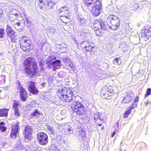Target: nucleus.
Instances as JSON below:
<instances>
[{"mask_svg":"<svg viewBox=\"0 0 151 151\" xmlns=\"http://www.w3.org/2000/svg\"><path fill=\"white\" fill-rule=\"evenodd\" d=\"M32 58L27 57L24 60L23 64L25 73L31 79L33 78L38 72L37 62H32Z\"/></svg>","mask_w":151,"mask_h":151,"instance_id":"nucleus-1","label":"nucleus"},{"mask_svg":"<svg viewBox=\"0 0 151 151\" xmlns=\"http://www.w3.org/2000/svg\"><path fill=\"white\" fill-rule=\"evenodd\" d=\"M57 95L60 100L63 102L70 103L76 100L74 93L69 88L64 87L58 90Z\"/></svg>","mask_w":151,"mask_h":151,"instance_id":"nucleus-2","label":"nucleus"},{"mask_svg":"<svg viewBox=\"0 0 151 151\" xmlns=\"http://www.w3.org/2000/svg\"><path fill=\"white\" fill-rule=\"evenodd\" d=\"M96 35L101 37L103 35V30H106L108 28V25L101 19L95 20L92 26Z\"/></svg>","mask_w":151,"mask_h":151,"instance_id":"nucleus-3","label":"nucleus"},{"mask_svg":"<svg viewBox=\"0 0 151 151\" xmlns=\"http://www.w3.org/2000/svg\"><path fill=\"white\" fill-rule=\"evenodd\" d=\"M73 102L70 106L73 112H75L78 115H84L87 112V109L80 102L73 101Z\"/></svg>","mask_w":151,"mask_h":151,"instance_id":"nucleus-4","label":"nucleus"},{"mask_svg":"<svg viewBox=\"0 0 151 151\" xmlns=\"http://www.w3.org/2000/svg\"><path fill=\"white\" fill-rule=\"evenodd\" d=\"M114 93L113 87L109 86L103 87L100 90V95L104 99H108L111 97Z\"/></svg>","mask_w":151,"mask_h":151,"instance_id":"nucleus-5","label":"nucleus"},{"mask_svg":"<svg viewBox=\"0 0 151 151\" xmlns=\"http://www.w3.org/2000/svg\"><path fill=\"white\" fill-rule=\"evenodd\" d=\"M58 12L64 14L60 17V19L62 22L65 24L68 23L70 21V11L68 7L66 6L61 7L59 9Z\"/></svg>","mask_w":151,"mask_h":151,"instance_id":"nucleus-6","label":"nucleus"},{"mask_svg":"<svg viewBox=\"0 0 151 151\" xmlns=\"http://www.w3.org/2000/svg\"><path fill=\"white\" fill-rule=\"evenodd\" d=\"M20 45L23 51L27 52L31 49L32 42L27 37L23 36L20 40Z\"/></svg>","mask_w":151,"mask_h":151,"instance_id":"nucleus-7","label":"nucleus"},{"mask_svg":"<svg viewBox=\"0 0 151 151\" xmlns=\"http://www.w3.org/2000/svg\"><path fill=\"white\" fill-rule=\"evenodd\" d=\"M141 37L142 40L146 41L151 36V26L147 24L141 31Z\"/></svg>","mask_w":151,"mask_h":151,"instance_id":"nucleus-8","label":"nucleus"},{"mask_svg":"<svg viewBox=\"0 0 151 151\" xmlns=\"http://www.w3.org/2000/svg\"><path fill=\"white\" fill-rule=\"evenodd\" d=\"M37 139L39 144L42 146L47 145L48 142L47 134L43 132H40L37 134Z\"/></svg>","mask_w":151,"mask_h":151,"instance_id":"nucleus-9","label":"nucleus"},{"mask_svg":"<svg viewBox=\"0 0 151 151\" xmlns=\"http://www.w3.org/2000/svg\"><path fill=\"white\" fill-rule=\"evenodd\" d=\"M91 43L88 41H84L80 44V48L82 50H84L86 52H89L94 53L96 50V47L91 46Z\"/></svg>","mask_w":151,"mask_h":151,"instance_id":"nucleus-10","label":"nucleus"},{"mask_svg":"<svg viewBox=\"0 0 151 151\" xmlns=\"http://www.w3.org/2000/svg\"><path fill=\"white\" fill-rule=\"evenodd\" d=\"M18 83L19 86L18 89L19 91V98L21 101L24 102L25 101L28 97V93L27 91L21 86L19 81H18Z\"/></svg>","mask_w":151,"mask_h":151,"instance_id":"nucleus-11","label":"nucleus"},{"mask_svg":"<svg viewBox=\"0 0 151 151\" xmlns=\"http://www.w3.org/2000/svg\"><path fill=\"white\" fill-rule=\"evenodd\" d=\"M27 88L29 92L33 95H37L39 91L36 87L35 83L32 81H29L27 82Z\"/></svg>","mask_w":151,"mask_h":151,"instance_id":"nucleus-12","label":"nucleus"},{"mask_svg":"<svg viewBox=\"0 0 151 151\" xmlns=\"http://www.w3.org/2000/svg\"><path fill=\"white\" fill-rule=\"evenodd\" d=\"M20 122L17 121L16 122L13 124L11 126V132L10 134V137L12 138L16 137L17 134L18 132L20 127L19 126Z\"/></svg>","mask_w":151,"mask_h":151,"instance_id":"nucleus-13","label":"nucleus"},{"mask_svg":"<svg viewBox=\"0 0 151 151\" xmlns=\"http://www.w3.org/2000/svg\"><path fill=\"white\" fill-rule=\"evenodd\" d=\"M32 130L31 127L28 125L26 126L23 132L24 137L28 140H31L32 138Z\"/></svg>","mask_w":151,"mask_h":151,"instance_id":"nucleus-14","label":"nucleus"},{"mask_svg":"<svg viewBox=\"0 0 151 151\" xmlns=\"http://www.w3.org/2000/svg\"><path fill=\"white\" fill-rule=\"evenodd\" d=\"M6 31L7 38L12 42H15V35L14 30L10 26L7 25L6 28Z\"/></svg>","mask_w":151,"mask_h":151,"instance_id":"nucleus-15","label":"nucleus"},{"mask_svg":"<svg viewBox=\"0 0 151 151\" xmlns=\"http://www.w3.org/2000/svg\"><path fill=\"white\" fill-rule=\"evenodd\" d=\"M120 20L118 19L116 21L113 22L110 24V27L112 30H115L120 25Z\"/></svg>","mask_w":151,"mask_h":151,"instance_id":"nucleus-16","label":"nucleus"},{"mask_svg":"<svg viewBox=\"0 0 151 151\" xmlns=\"http://www.w3.org/2000/svg\"><path fill=\"white\" fill-rule=\"evenodd\" d=\"M132 99V97L131 93H128L124 98L122 102V103L126 104L129 103L131 102Z\"/></svg>","mask_w":151,"mask_h":151,"instance_id":"nucleus-17","label":"nucleus"},{"mask_svg":"<svg viewBox=\"0 0 151 151\" xmlns=\"http://www.w3.org/2000/svg\"><path fill=\"white\" fill-rule=\"evenodd\" d=\"M101 9L91 7V12L92 13L93 17H96L100 14Z\"/></svg>","mask_w":151,"mask_h":151,"instance_id":"nucleus-18","label":"nucleus"},{"mask_svg":"<svg viewBox=\"0 0 151 151\" xmlns=\"http://www.w3.org/2000/svg\"><path fill=\"white\" fill-rule=\"evenodd\" d=\"M94 0H83L84 5L82 6V8L84 9L85 6L89 7L92 4Z\"/></svg>","mask_w":151,"mask_h":151,"instance_id":"nucleus-19","label":"nucleus"},{"mask_svg":"<svg viewBox=\"0 0 151 151\" xmlns=\"http://www.w3.org/2000/svg\"><path fill=\"white\" fill-rule=\"evenodd\" d=\"M118 19L117 16L111 14L108 16L107 18V20L108 22L110 24Z\"/></svg>","mask_w":151,"mask_h":151,"instance_id":"nucleus-20","label":"nucleus"},{"mask_svg":"<svg viewBox=\"0 0 151 151\" xmlns=\"http://www.w3.org/2000/svg\"><path fill=\"white\" fill-rule=\"evenodd\" d=\"M9 109L3 108L0 109V117H7Z\"/></svg>","mask_w":151,"mask_h":151,"instance_id":"nucleus-21","label":"nucleus"},{"mask_svg":"<svg viewBox=\"0 0 151 151\" xmlns=\"http://www.w3.org/2000/svg\"><path fill=\"white\" fill-rule=\"evenodd\" d=\"M46 8L50 9L52 8L55 5V3L52 1V0H46Z\"/></svg>","mask_w":151,"mask_h":151,"instance_id":"nucleus-22","label":"nucleus"},{"mask_svg":"<svg viewBox=\"0 0 151 151\" xmlns=\"http://www.w3.org/2000/svg\"><path fill=\"white\" fill-rule=\"evenodd\" d=\"M91 7L101 9V3L99 0H96L94 2L93 6Z\"/></svg>","mask_w":151,"mask_h":151,"instance_id":"nucleus-23","label":"nucleus"},{"mask_svg":"<svg viewBox=\"0 0 151 151\" xmlns=\"http://www.w3.org/2000/svg\"><path fill=\"white\" fill-rule=\"evenodd\" d=\"M42 115V113L40 112L38 109H36L33 112L31 113L30 115L31 117L36 116L39 117L40 116Z\"/></svg>","mask_w":151,"mask_h":151,"instance_id":"nucleus-24","label":"nucleus"},{"mask_svg":"<svg viewBox=\"0 0 151 151\" xmlns=\"http://www.w3.org/2000/svg\"><path fill=\"white\" fill-rule=\"evenodd\" d=\"M121 46L124 51L127 50L128 49V45L125 42H122Z\"/></svg>","mask_w":151,"mask_h":151,"instance_id":"nucleus-25","label":"nucleus"},{"mask_svg":"<svg viewBox=\"0 0 151 151\" xmlns=\"http://www.w3.org/2000/svg\"><path fill=\"white\" fill-rule=\"evenodd\" d=\"M46 0H40L38 2L39 6L41 8H43L44 5L46 4Z\"/></svg>","mask_w":151,"mask_h":151,"instance_id":"nucleus-26","label":"nucleus"},{"mask_svg":"<svg viewBox=\"0 0 151 151\" xmlns=\"http://www.w3.org/2000/svg\"><path fill=\"white\" fill-rule=\"evenodd\" d=\"M13 104L12 105V107L13 109H18V107L19 105L18 102H17V101L16 100H13L12 101Z\"/></svg>","mask_w":151,"mask_h":151,"instance_id":"nucleus-27","label":"nucleus"},{"mask_svg":"<svg viewBox=\"0 0 151 151\" xmlns=\"http://www.w3.org/2000/svg\"><path fill=\"white\" fill-rule=\"evenodd\" d=\"M79 136L80 137V138L82 139V140H85L86 137V132L83 131H81L80 132Z\"/></svg>","mask_w":151,"mask_h":151,"instance_id":"nucleus-28","label":"nucleus"},{"mask_svg":"<svg viewBox=\"0 0 151 151\" xmlns=\"http://www.w3.org/2000/svg\"><path fill=\"white\" fill-rule=\"evenodd\" d=\"M131 113V110L128 109L127 110L125 111L124 113L123 114V117L124 118L127 117Z\"/></svg>","mask_w":151,"mask_h":151,"instance_id":"nucleus-29","label":"nucleus"},{"mask_svg":"<svg viewBox=\"0 0 151 151\" xmlns=\"http://www.w3.org/2000/svg\"><path fill=\"white\" fill-rule=\"evenodd\" d=\"M5 123L3 122H1L0 123V130L2 132H5L6 129V127L4 126Z\"/></svg>","mask_w":151,"mask_h":151,"instance_id":"nucleus-30","label":"nucleus"},{"mask_svg":"<svg viewBox=\"0 0 151 151\" xmlns=\"http://www.w3.org/2000/svg\"><path fill=\"white\" fill-rule=\"evenodd\" d=\"M61 63V61L58 60H56L52 63L51 64L53 66H58L60 65Z\"/></svg>","mask_w":151,"mask_h":151,"instance_id":"nucleus-31","label":"nucleus"},{"mask_svg":"<svg viewBox=\"0 0 151 151\" xmlns=\"http://www.w3.org/2000/svg\"><path fill=\"white\" fill-rule=\"evenodd\" d=\"M14 111V114L15 116L17 118L20 116V114L19 111L18 109H13Z\"/></svg>","mask_w":151,"mask_h":151,"instance_id":"nucleus-32","label":"nucleus"},{"mask_svg":"<svg viewBox=\"0 0 151 151\" xmlns=\"http://www.w3.org/2000/svg\"><path fill=\"white\" fill-rule=\"evenodd\" d=\"M4 34V30L1 25H0V38H2Z\"/></svg>","mask_w":151,"mask_h":151,"instance_id":"nucleus-33","label":"nucleus"},{"mask_svg":"<svg viewBox=\"0 0 151 151\" xmlns=\"http://www.w3.org/2000/svg\"><path fill=\"white\" fill-rule=\"evenodd\" d=\"M18 14L17 13H15L14 14H10L9 17V19L11 21H13L14 20L17 19V18H15V19H13V18H12V17H13L14 16L15 17H17L18 16Z\"/></svg>","mask_w":151,"mask_h":151,"instance_id":"nucleus-34","label":"nucleus"},{"mask_svg":"<svg viewBox=\"0 0 151 151\" xmlns=\"http://www.w3.org/2000/svg\"><path fill=\"white\" fill-rule=\"evenodd\" d=\"M150 94H151V88H148L147 90L146 93L145 95V96L146 97Z\"/></svg>","mask_w":151,"mask_h":151,"instance_id":"nucleus-35","label":"nucleus"},{"mask_svg":"<svg viewBox=\"0 0 151 151\" xmlns=\"http://www.w3.org/2000/svg\"><path fill=\"white\" fill-rule=\"evenodd\" d=\"M137 103H135L134 102L133 103H132L130 107L129 108V109L130 110H131L132 109H134L135 107H136L137 106Z\"/></svg>","mask_w":151,"mask_h":151,"instance_id":"nucleus-36","label":"nucleus"},{"mask_svg":"<svg viewBox=\"0 0 151 151\" xmlns=\"http://www.w3.org/2000/svg\"><path fill=\"white\" fill-rule=\"evenodd\" d=\"M69 66L73 70H75V66L73 64V63L71 62H70L68 63Z\"/></svg>","mask_w":151,"mask_h":151,"instance_id":"nucleus-37","label":"nucleus"},{"mask_svg":"<svg viewBox=\"0 0 151 151\" xmlns=\"http://www.w3.org/2000/svg\"><path fill=\"white\" fill-rule=\"evenodd\" d=\"M72 131V127H69L67 129L66 131L65 132V133H66V134H68L70 133Z\"/></svg>","mask_w":151,"mask_h":151,"instance_id":"nucleus-38","label":"nucleus"},{"mask_svg":"<svg viewBox=\"0 0 151 151\" xmlns=\"http://www.w3.org/2000/svg\"><path fill=\"white\" fill-rule=\"evenodd\" d=\"M120 58H115L114 60V63L115 64H118V61Z\"/></svg>","mask_w":151,"mask_h":151,"instance_id":"nucleus-39","label":"nucleus"},{"mask_svg":"<svg viewBox=\"0 0 151 151\" xmlns=\"http://www.w3.org/2000/svg\"><path fill=\"white\" fill-rule=\"evenodd\" d=\"M101 121V119L99 118L97 119V120L95 121V122L96 123L97 125H98L99 126H101L102 125L101 124H99L98 123V121Z\"/></svg>","mask_w":151,"mask_h":151,"instance_id":"nucleus-40","label":"nucleus"},{"mask_svg":"<svg viewBox=\"0 0 151 151\" xmlns=\"http://www.w3.org/2000/svg\"><path fill=\"white\" fill-rule=\"evenodd\" d=\"M47 129L51 132L53 133L54 132L53 128L51 127L50 126H48L47 127Z\"/></svg>","mask_w":151,"mask_h":151,"instance_id":"nucleus-41","label":"nucleus"},{"mask_svg":"<svg viewBox=\"0 0 151 151\" xmlns=\"http://www.w3.org/2000/svg\"><path fill=\"white\" fill-rule=\"evenodd\" d=\"M85 20L84 19H81L80 20L79 23L81 24H85Z\"/></svg>","mask_w":151,"mask_h":151,"instance_id":"nucleus-42","label":"nucleus"},{"mask_svg":"<svg viewBox=\"0 0 151 151\" xmlns=\"http://www.w3.org/2000/svg\"><path fill=\"white\" fill-rule=\"evenodd\" d=\"M3 12V10L2 9L0 8V19H1V18L2 17Z\"/></svg>","mask_w":151,"mask_h":151,"instance_id":"nucleus-43","label":"nucleus"},{"mask_svg":"<svg viewBox=\"0 0 151 151\" xmlns=\"http://www.w3.org/2000/svg\"><path fill=\"white\" fill-rule=\"evenodd\" d=\"M139 100V97L138 96H136L135 99L134 101V102L135 103H137V104Z\"/></svg>","mask_w":151,"mask_h":151,"instance_id":"nucleus-44","label":"nucleus"},{"mask_svg":"<svg viewBox=\"0 0 151 151\" xmlns=\"http://www.w3.org/2000/svg\"><path fill=\"white\" fill-rule=\"evenodd\" d=\"M49 58L50 60H53L56 59V58L54 56H50L49 57Z\"/></svg>","mask_w":151,"mask_h":151,"instance_id":"nucleus-45","label":"nucleus"},{"mask_svg":"<svg viewBox=\"0 0 151 151\" xmlns=\"http://www.w3.org/2000/svg\"><path fill=\"white\" fill-rule=\"evenodd\" d=\"M116 134V133L115 132V131H114L111 134V137H113L115 134Z\"/></svg>","mask_w":151,"mask_h":151,"instance_id":"nucleus-46","label":"nucleus"},{"mask_svg":"<svg viewBox=\"0 0 151 151\" xmlns=\"http://www.w3.org/2000/svg\"><path fill=\"white\" fill-rule=\"evenodd\" d=\"M16 24L17 26H20L21 24H20V22H17L16 23Z\"/></svg>","mask_w":151,"mask_h":151,"instance_id":"nucleus-47","label":"nucleus"},{"mask_svg":"<svg viewBox=\"0 0 151 151\" xmlns=\"http://www.w3.org/2000/svg\"><path fill=\"white\" fill-rule=\"evenodd\" d=\"M1 91L0 90V97L1 96ZM1 99V98H0V99Z\"/></svg>","mask_w":151,"mask_h":151,"instance_id":"nucleus-48","label":"nucleus"},{"mask_svg":"<svg viewBox=\"0 0 151 151\" xmlns=\"http://www.w3.org/2000/svg\"><path fill=\"white\" fill-rule=\"evenodd\" d=\"M56 68L55 67L53 69V70L54 71H55V70H56Z\"/></svg>","mask_w":151,"mask_h":151,"instance_id":"nucleus-49","label":"nucleus"},{"mask_svg":"<svg viewBox=\"0 0 151 151\" xmlns=\"http://www.w3.org/2000/svg\"><path fill=\"white\" fill-rule=\"evenodd\" d=\"M104 129V127H101V129Z\"/></svg>","mask_w":151,"mask_h":151,"instance_id":"nucleus-50","label":"nucleus"},{"mask_svg":"<svg viewBox=\"0 0 151 151\" xmlns=\"http://www.w3.org/2000/svg\"><path fill=\"white\" fill-rule=\"evenodd\" d=\"M2 55V54L0 53V56H1Z\"/></svg>","mask_w":151,"mask_h":151,"instance_id":"nucleus-51","label":"nucleus"}]
</instances>
